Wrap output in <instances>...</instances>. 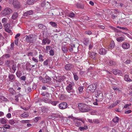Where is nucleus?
Returning a JSON list of instances; mask_svg holds the SVG:
<instances>
[{
	"label": "nucleus",
	"mask_w": 132,
	"mask_h": 132,
	"mask_svg": "<svg viewBox=\"0 0 132 132\" xmlns=\"http://www.w3.org/2000/svg\"><path fill=\"white\" fill-rule=\"evenodd\" d=\"M78 107L79 110L83 112H89L90 109V107L89 105L82 103H79Z\"/></svg>",
	"instance_id": "nucleus-1"
},
{
	"label": "nucleus",
	"mask_w": 132,
	"mask_h": 132,
	"mask_svg": "<svg viewBox=\"0 0 132 132\" xmlns=\"http://www.w3.org/2000/svg\"><path fill=\"white\" fill-rule=\"evenodd\" d=\"M9 4L13 5L14 7L17 9H19L21 6L19 2L17 0H9Z\"/></svg>",
	"instance_id": "nucleus-2"
},
{
	"label": "nucleus",
	"mask_w": 132,
	"mask_h": 132,
	"mask_svg": "<svg viewBox=\"0 0 132 132\" xmlns=\"http://www.w3.org/2000/svg\"><path fill=\"white\" fill-rule=\"evenodd\" d=\"M73 84L70 83L68 84L66 88L67 92L69 93H72L70 94V96L73 95V93L75 92V90L73 88Z\"/></svg>",
	"instance_id": "nucleus-3"
},
{
	"label": "nucleus",
	"mask_w": 132,
	"mask_h": 132,
	"mask_svg": "<svg viewBox=\"0 0 132 132\" xmlns=\"http://www.w3.org/2000/svg\"><path fill=\"white\" fill-rule=\"evenodd\" d=\"M8 20L5 18H3L2 20V23H4L3 25L5 27V31L8 32V24L7 23Z\"/></svg>",
	"instance_id": "nucleus-4"
},
{
	"label": "nucleus",
	"mask_w": 132,
	"mask_h": 132,
	"mask_svg": "<svg viewBox=\"0 0 132 132\" xmlns=\"http://www.w3.org/2000/svg\"><path fill=\"white\" fill-rule=\"evenodd\" d=\"M96 84H93L90 85L87 88V89L89 90L92 92H94L96 88Z\"/></svg>",
	"instance_id": "nucleus-5"
},
{
	"label": "nucleus",
	"mask_w": 132,
	"mask_h": 132,
	"mask_svg": "<svg viewBox=\"0 0 132 132\" xmlns=\"http://www.w3.org/2000/svg\"><path fill=\"white\" fill-rule=\"evenodd\" d=\"M34 38L32 35H30L29 36H27L26 40L28 43H32L34 40Z\"/></svg>",
	"instance_id": "nucleus-6"
},
{
	"label": "nucleus",
	"mask_w": 132,
	"mask_h": 132,
	"mask_svg": "<svg viewBox=\"0 0 132 132\" xmlns=\"http://www.w3.org/2000/svg\"><path fill=\"white\" fill-rule=\"evenodd\" d=\"M67 104L66 102H63L60 103L59 106V108L61 109H64L66 108L67 107Z\"/></svg>",
	"instance_id": "nucleus-7"
},
{
	"label": "nucleus",
	"mask_w": 132,
	"mask_h": 132,
	"mask_svg": "<svg viewBox=\"0 0 132 132\" xmlns=\"http://www.w3.org/2000/svg\"><path fill=\"white\" fill-rule=\"evenodd\" d=\"M74 66L72 64H66L65 67V69L66 70H70L72 68H73Z\"/></svg>",
	"instance_id": "nucleus-8"
},
{
	"label": "nucleus",
	"mask_w": 132,
	"mask_h": 132,
	"mask_svg": "<svg viewBox=\"0 0 132 132\" xmlns=\"http://www.w3.org/2000/svg\"><path fill=\"white\" fill-rule=\"evenodd\" d=\"M51 80V78L49 77L46 76L45 77V78H44L43 80V82L44 83H46L48 82V83L50 84L49 81Z\"/></svg>",
	"instance_id": "nucleus-9"
},
{
	"label": "nucleus",
	"mask_w": 132,
	"mask_h": 132,
	"mask_svg": "<svg viewBox=\"0 0 132 132\" xmlns=\"http://www.w3.org/2000/svg\"><path fill=\"white\" fill-rule=\"evenodd\" d=\"M50 5L49 3L46 1H45L43 2L41 4L42 7H44L45 6L46 8H47Z\"/></svg>",
	"instance_id": "nucleus-10"
},
{
	"label": "nucleus",
	"mask_w": 132,
	"mask_h": 132,
	"mask_svg": "<svg viewBox=\"0 0 132 132\" xmlns=\"http://www.w3.org/2000/svg\"><path fill=\"white\" fill-rule=\"evenodd\" d=\"M8 8H6L1 13V15H2L5 16L8 14Z\"/></svg>",
	"instance_id": "nucleus-11"
},
{
	"label": "nucleus",
	"mask_w": 132,
	"mask_h": 132,
	"mask_svg": "<svg viewBox=\"0 0 132 132\" xmlns=\"http://www.w3.org/2000/svg\"><path fill=\"white\" fill-rule=\"evenodd\" d=\"M106 50L103 48H101L99 50V53L101 55H105L106 53Z\"/></svg>",
	"instance_id": "nucleus-12"
},
{
	"label": "nucleus",
	"mask_w": 132,
	"mask_h": 132,
	"mask_svg": "<svg viewBox=\"0 0 132 132\" xmlns=\"http://www.w3.org/2000/svg\"><path fill=\"white\" fill-rule=\"evenodd\" d=\"M89 54L91 58L93 59H95L97 53L93 52H90L89 53Z\"/></svg>",
	"instance_id": "nucleus-13"
},
{
	"label": "nucleus",
	"mask_w": 132,
	"mask_h": 132,
	"mask_svg": "<svg viewBox=\"0 0 132 132\" xmlns=\"http://www.w3.org/2000/svg\"><path fill=\"white\" fill-rule=\"evenodd\" d=\"M95 95L97 98H100V97L102 98V94L101 93V92L100 90H98L96 93Z\"/></svg>",
	"instance_id": "nucleus-14"
},
{
	"label": "nucleus",
	"mask_w": 132,
	"mask_h": 132,
	"mask_svg": "<svg viewBox=\"0 0 132 132\" xmlns=\"http://www.w3.org/2000/svg\"><path fill=\"white\" fill-rule=\"evenodd\" d=\"M15 94V92L12 88H10L9 89V94L10 96L14 95Z\"/></svg>",
	"instance_id": "nucleus-15"
},
{
	"label": "nucleus",
	"mask_w": 132,
	"mask_h": 132,
	"mask_svg": "<svg viewBox=\"0 0 132 132\" xmlns=\"http://www.w3.org/2000/svg\"><path fill=\"white\" fill-rule=\"evenodd\" d=\"M51 41L48 38L44 39L42 40V43L43 45H45L46 43L48 44L50 43Z\"/></svg>",
	"instance_id": "nucleus-16"
},
{
	"label": "nucleus",
	"mask_w": 132,
	"mask_h": 132,
	"mask_svg": "<svg viewBox=\"0 0 132 132\" xmlns=\"http://www.w3.org/2000/svg\"><path fill=\"white\" fill-rule=\"evenodd\" d=\"M122 46L123 48L125 49H127L129 48L130 45L128 43H125L122 44Z\"/></svg>",
	"instance_id": "nucleus-17"
},
{
	"label": "nucleus",
	"mask_w": 132,
	"mask_h": 132,
	"mask_svg": "<svg viewBox=\"0 0 132 132\" xmlns=\"http://www.w3.org/2000/svg\"><path fill=\"white\" fill-rule=\"evenodd\" d=\"M39 28L42 29L43 31H45L46 30V28L45 26L42 24H39L38 25Z\"/></svg>",
	"instance_id": "nucleus-18"
},
{
	"label": "nucleus",
	"mask_w": 132,
	"mask_h": 132,
	"mask_svg": "<svg viewBox=\"0 0 132 132\" xmlns=\"http://www.w3.org/2000/svg\"><path fill=\"white\" fill-rule=\"evenodd\" d=\"M33 13V11L32 10H30L28 11L24 14V16H27L32 15Z\"/></svg>",
	"instance_id": "nucleus-19"
},
{
	"label": "nucleus",
	"mask_w": 132,
	"mask_h": 132,
	"mask_svg": "<svg viewBox=\"0 0 132 132\" xmlns=\"http://www.w3.org/2000/svg\"><path fill=\"white\" fill-rule=\"evenodd\" d=\"M113 73L115 75H117V74L121 75L122 74L121 71L117 69H115L113 71Z\"/></svg>",
	"instance_id": "nucleus-20"
},
{
	"label": "nucleus",
	"mask_w": 132,
	"mask_h": 132,
	"mask_svg": "<svg viewBox=\"0 0 132 132\" xmlns=\"http://www.w3.org/2000/svg\"><path fill=\"white\" fill-rule=\"evenodd\" d=\"M65 78L66 77L64 76H61L56 81L61 82L62 81H63L65 79Z\"/></svg>",
	"instance_id": "nucleus-21"
},
{
	"label": "nucleus",
	"mask_w": 132,
	"mask_h": 132,
	"mask_svg": "<svg viewBox=\"0 0 132 132\" xmlns=\"http://www.w3.org/2000/svg\"><path fill=\"white\" fill-rule=\"evenodd\" d=\"M124 79L125 80L127 81L130 82L132 81V80L129 78V76L127 75H126L125 76Z\"/></svg>",
	"instance_id": "nucleus-22"
},
{
	"label": "nucleus",
	"mask_w": 132,
	"mask_h": 132,
	"mask_svg": "<svg viewBox=\"0 0 132 132\" xmlns=\"http://www.w3.org/2000/svg\"><path fill=\"white\" fill-rule=\"evenodd\" d=\"M4 127L5 129L3 128H1V130L3 132H5L6 131V129L8 128V125H4Z\"/></svg>",
	"instance_id": "nucleus-23"
},
{
	"label": "nucleus",
	"mask_w": 132,
	"mask_h": 132,
	"mask_svg": "<svg viewBox=\"0 0 132 132\" xmlns=\"http://www.w3.org/2000/svg\"><path fill=\"white\" fill-rule=\"evenodd\" d=\"M59 102L58 101H52L51 100H49L48 101V103H49L54 106H56Z\"/></svg>",
	"instance_id": "nucleus-24"
},
{
	"label": "nucleus",
	"mask_w": 132,
	"mask_h": 132,
	"mask_svg": "<svg viewBox=\"0 0 132 132\" xmlns=\"http://www.w3.org/2000/svg\"><path fill=\"white\" fill-rule=\"evenodd\" d=\"M18 16V13L16 12H15L13 13L12 16V19L13 20H14L17 18Z\"/></svg>",
	"instance_id": "nucleus-25"
},
{
	"label": "nucleus",
	"mask_w": 132,
	"mask_h": 132,
	"mask_svg": "<svg viewBox=\"0 0 132 132\" xmlns=\"http://www.w3.org/2000/svg\"><path fill=\"white\" fill-rule=\"evenodd\" d=\"M9 78L10 79V81L12 82L14 81L15 79L14 75H10L9 76Z\"/></svg>",
	"instance_id": "nucleus-26"
},
{
	"label": "nucleus",
	"mask_w": 132,
	"mask_h": 132,
	"mask_svg": "<svg viewBox=\"0 0 132 132\" xmlns=\"http://www.w3.org/2000/svg\"><path fill=\"white\" fill-rule=\"evenodd\" d=\"M36 0H28L27 1V4L29 5H32L34 4Z\"/></svg>",
	"instance_id": "nucleus-27"
},
{
	"label": "nucleus",
	"mask_w": 132,
	"mask_h": 132,
	"mask_svg": "<svg viewBox=\"0 0 132 132\" xmlns=\"http://www.w3.org/2000/svg\"><path fill=\"white\" fill-rule=\"evenodd\" d=\"M114 43L113 41H112L110 43V44L109 46V48L111 49H113L114 46Z\"/></svg>",
	"instance_id": "nucleus-28"
},
{
	"label": "nucleus",
	"mask_w": 132,
	"mask_h": 132,
	"mask_svg": "<svg viewBox=\"0 0 132 132\" xmlns=\"http://www.w3.org/2000/svg\"><path fill=\"white\" fill-rule=\"evenodd\" d=\"M29 116L28 113L27 112H24L21 114V117L23 118L28 117Z\"/></svg>",
	"instance_id": "nucleus-29"
},
{
	"label": "nucleus",
	"mask_w": 132,
	"mask_h": 132,
	"mask_svg": "<svg viewBox=\"0 0 132 132\" xmlns=\"http://www.w3.org/2000/svg\"><path fill=\"white\" fill-rule=\"evenodd\" d=\"M89 42V40L87 38H85L84 39L83 41L84 44L86 45H87L88 44Z\"/></svg>",
	"instance_id": "nucleus-30"
},
{
	"label": "nucleus",
	"mask_w": 132,
	"mask_h": 132,
	"mask_svg": "<svg viewBox=\"0 0 132 132\" xmlns=\"http://www.w3.org/2000/svg\"><path fill=\"white\" fill-rule=\"evenodd\" d=\"M120 101L119 100H117L114 103L113 105H111L110 106V107H111L112 108H113L114 106H115L116 105H117V104H119V102Z\"/></svg>",
	"instance_id": "nucleus-31"
},
{
	"label": "nucleus",
	"mask_w": 132,
	"mask_h": 132,
	"mask_svg": "<svg viewBox=\"0 0 132 132\" xmlns=\"http://www.w3.org/2000/svg\"><path fill=\"white\" fill-rule=\"evenodd\" d=\"M117 40L118 42H121L124 40V38L122 37H120L117 38Z\"/></svg>",
	"instance_id": "nucleus-32"
},
{
	"label": "nucleus",
	"mask_w": 132,
	"mask_h": 132,
	"mask_svg": "<svg viewBox=\"0 0 132 132\" xmlns=\"http://www.w3.org/2000/svg\"><path fill=\"white\" fill-rule=\"evenodd\" d=\"M122 20L125 23L127 24L129 22V19L127 18H123L122 19Z\"/></svg>",
	"instance_id": "nucleus-33"
},
{
	"label": "nucleus",
	"mask_w": 132,
	"mask_h": 132,
	"mask_svg": "<svg viewBox=\"0 0 132 132\" xmlns=\"http://www.w3.org/2000/svg\"><path fill=\"white\" fill-rule=\"evenodd\" d=\"M88 128L87 126H85L84 127H79V129L80 131H82V130H87Z\"/></svg>",
	"instance_id": "nucleus-34"
},
{
	"label": "nucleus",
	"mask_w": 132,
	"mask_h": 132,
	"mask_svg": "<svg viewBox=\"0 0 132 132\" xmlns=\"http://www.w3.org/2000/svg\"><path fill=\"white\" fill-rule=\"evenodd\" d=\"M113 120L114 122L115 123L119 121V118L118 117H116L113 119Z\"/></svg>",
	"instance_id": "nucleus-35"
},
{
	"label": "nucleus",
	"mask_w": 132,
	"mask_h": 132,
	"mask_svg": "<svg viewBox=\"0 0 132 132\" xmlns=\"http://www.w3.org/2000/svg\"><path fill=\"white\" fill-rule=\"evenodd\" d=\"M31 65L29 64H26V69L27 70L30 71L31 70V69L30 68Z\"/></svg>",
	"instance_id": "nucleus-36"
},
{
	"label": "nucleus",
	"mask_w": 132,
	"mask_h": 132,
	"mask_svg": "<svg viewBox=\"0 0 132 132\" xmlns=\"http://www.w3.org/2000/svg\"><path fill=\"white\" fill-rule=\"evenodd\" d=\"M62 49L63 52L64 53H66L68 51V49L67 47L63 46Z\"/></svg>",
	"instance_id": "nucleus-37"
},
{
	"label": "nucleus",
	"mask_w": 132,
	"mask_h": 132,
	"mask_svg": "<svg viewBox=\"0 0 132 132\" xmlns=\"http://www.w3.org/2000/svg\"><path fill=\"white\" fill-rule=\"evenodd\" d=\"M17 76L19 78L22 75L21 72V71H17L16 73Z\"/></svg>",
	"instance_id": "nucleus-38"
},
{
	"label": "nucleus",
	"mask_w": 132,
	"mask_h": 132,
	"mask_svg": "<svg viewBox=\"0 0 132 132\" xmlns=\"http://www.w3.org/2000/svg\"><path fill=\"white\" fill-rule=\"evenodd\" d=\"M43 56L41 54H40L39 56V61H40L43 62L44 61V59H43Z\"/></svg>",
	"instance_id": "nucleus-39"
},
{
	"label": "nucleus",
	"mask_w": 132,
	"mask_h": 132,
	"mask_svg": "<svg viewBox=\"0 0 132 132\" xmlns=\"http://www.w3.org/2000/svg\"><path fill=\"white\" fill-rule=\"evenodd\" d=\"M0 98L3 101H7V99L3 96H0Z\"/></svg>",
	"instance_id": "nucleus-40"
},
{
	"label": "nucleus",
	"mask_w": 132,
	"mask_h": 132,
	"mask_svg": "<svg viewBox=\"0 0 132 132\" xmlns=\"http://www.w3.org/2000/svg\"><path fill=\"white\" fill-rule=\"evenodd\" d=\"M68 118L69 119L71 118L73 120L78 119H77V118L73 117L72 115L71 116H69L68 117Z\"/></svg>",
	"instance_id": "nucleus-41"
},
{
	"label": "nucleus",
	"mask_w": 132,
	"mask_h": 132,
	"mask_svg": "<svg viewBox=\"0 0 132 132\" xmlns=\"http://www.w3.org/2000/svg\"><path fill=\"white\" fill-rule=\"evenodd\" d=\"M50 23L53 27H55L57 26L56 24L54 22H50Z\"/></svg>",
	"instance_id": "nucleus-42"
},
{
	"label": "nucleus",
	"mask_w": 132,
	"mask_h": 132,
	"mask_svg": "<svg viewBox=\"0 0 132 132\" xmlns=\"http://www.w3.org/2000/svg\"><path fill=\"white\" fill-rule=\"evenodd\" d=\"M75 14L73 12H71L69 14V16L71 18L74 17L75 16Z\"/></svg>",
	"instance_id": "nucleus-43"
},
{
	"label": "nucleus",
	"mask_w": 132,
	"mask_h": 132,
	"mask_svg": "<svg viewBox=\"0 0 132 132\" xmlns=\"http://www.w3.org/2000/svg\"><path fill=\"white\" fill-rule=\"evenodd\" d=\"M81 122L79 121H77L75 123V126L77 127H79L80 126Z\"/></svg>",
	"instance_id": "nucleus-44"
},
{
	"label": "nucleus",
	"mask_w": 132,
	"mask_h": 132,
	"mask_svg": "<svg viewBox=\"0 0 132 132\" xmlns=\"http://www.w3.org/2000/svg\"><path fill=\"white\" fill-rule=\"evenodd\" d=\"M17 67L16 65H13L12 67V69L13 70V73H14Z\"/></svg>",
	"instance_id": "nucleus-45"
},
{
	"label": "nucleus",
	"mask_w": 132,
	"mask_h": 132,
	"mask_svg": "<svg viewBox=\"0 0 132 132\" xmlns=\"http://www.w3.org/2000/svg\"><path fill=\"white\" fill-rule=\"evenodd\" d=\"M8 57V54H6L3 55L2 58L4 59H6Z\"/></svg>",
	"instance_id": "nucleus-46"
},
{
	"label": "nucleus",
	"mask_w": 132,
	"mask_h": 132,
	"mask_svg": "<svg viewBox=\"0 0 132 132\" xmlns=\"http://www.w3.org/2000/svg\"><path fill=\"white\" fill-rule=\"evenodd\" d=\"M6 120L4 119V118H3L1 119V122L2 124H5L6 123Z\"/></svg>",
	"instance_id": "nucleus-47"
},
{
	"label": "nucleus",
	"mask_w": 132,
	"mask_h": 132,
	"mask_svg": "<svg viewBox=\"0 0 132 132\" xmlns=\"http://www.w3.org/2000/svg\"><path fill=\"white\" fill-rule=\"evenodd\" d=\"M76 6L77 8H83V6L80 4L77 3L76 4Z\"/></svg>",
	"instance_id": "nucleus-48"
},
{
	"label": "nucleus",
	"mask_w": 132,
	"mask_h": 132,
	"mask_svg": "<svg viewBox=\"0 0 132 132\" xmlns=\"http://www.w3.org/2000/svg\"><path fill=\"white\" fill-rule=\"evenodd\" d=\"M14 42H13L11 44L10 49L11 50H12L14 49Z\"/></svg>",
	"instance_id": "nucleus-49"
},
{
	"label": "nucleus",
	"mask_w": 132,
	"mask_h": 132,
	"mask_svg": "<svg viewBox=\"0 0 132 132\" xmlns=\"http://www.w3.org/2000/svg\"><path fill=\"white\" fill-rule=\"evenodd\" d=\"M74 77L75 79L77 80L78 79V77L76 74H73Z\"/></svg>",
	"instance_id": "nucleus-50"
},
{
	"label": "nucleus",
	"mask_w": 132,
	"mask_h": 132,
	"mask_svg": "<svg viewBox=\"0 0 132 132\" xmlns=\"http://www.w3.org/2000/svg\"><path fill=\"white\" fill-rule=\"evenodd\" d=\"M9 123L11 125H13L15 123V122L13 120H11L9 121Z\"/></svg>",
	"instance_id": "nucleus-51"
},
{
	"label": "nucleus",
	"mask_w": 132,
	"mask_h": 132,
	"mask_svg": "<svg viewBox=\"0 0 132 132\" xmlns=\"http://www.w3.org/2000/svg\"><path fill=\"white\" fill-rule=\"evenodd\" d=\"M49 53L50 54L51 56H53L54 55V51L52 50H51L50 51Z\"/></svg>",
	"instance_id": "nucleus-52"
},
{
	"label": "nucleus",
	"mask_w": 132,
	"mask_h": 132,
	"mask_svg": "<svg viewBox=\"0 0 132 132\" xmlns=\"http://www.w3.org/2000/svg\"><path fill=\"white\" fill-rule=\"evenodd\" d=\"M93 122L96 123H100V121L98 119H95L93 120Z\"/></svg>",
	"instance_id": "nucleus-53"
},
{
	"label": "nucleus",
	"mask_w": 132,
	"mask_h": 132,
	"mask_svg": "<svg viewBox=\"0 0 132 132\" xmlns=\"http://www.w3.org/2000/svg\"><path fill=\"white\" fill-rule=\"evenodd\" d=\"M117 14H112V19L114 20V19H116V18H117Z\"/></svg>",
	"instance_id": "nucleus-54"
},
{
	"label": "nucleus",
	"mask_w": 132,
	"mask_h": 132,
	"mask_svg": "<svg viewBox=\"0 0 132 132\" xmlns=\"http://www.w3.org/2000/svg\"><path fill=\"white\" fill-rule=\"evenodd\" d=\"M117 28H119L120 29H122V30H127V28H125L124 27H121L119 26H117Z\"/></svg>",
	"instance_id": "nucleus-55"
},
{
	"label": "nucleus",
	"mask_w": 132,
	"mask_h": 132,
	"mask_svg": "<svg viewBox=\"0 0 132 132\" xmlns=\"http://www.w3.org/2000/svg\"><path fill=\"white\" fill-rule=\"evenodd\" d=\"M98 99H95V101L96 102H100L102 100V98L100 97V98H97Z\"/></svg>",
	"instance_id": "nucleus-56"
},
{
	"label": "nucleus",
	"mask_w": 132,
	"mask_h": 132,
	"mask_svg": "<svg viewBox=\"0 0 132 132\" xmlns=\"http://www.w3.org/2000/svg\"><path fill=\"white\" fill-rule=\"evenodd\" d=\"M65 98L64 95L61 94V96L60 97V98L61 100L64 99Z\"/></svg>",
	"instance_id": "nucleus-57"
},
{
	"label": "nucleus",
	"mask_w": 132,
	"mask_h": 132,
	"mask_svg": "<svg viewBox=\"0 0 132 132\" xmlns=\"http://www.w3.org/2000/svg\"><path fill=\"white\" fill-rule=\"evenodd\" d=\"M32 60L35 62L37 63L38 62V61L37 59L34 57H32Z\"/></svg>",
	"instance_id": "nucleus-58"
},
{
	"label": "nucleus",
	"mask_w": 132,
	"mask_h": 132,
	"mask_svg": "<svg viewBox=\"0 0 132 132\" xmlns=\"http://www.w3.org/2000/svg\"><path fill=\"white\" fill-rule=\"evenodd\" d=\"M26 77L25 76H23L20 77V79L22 80L25 81L26 80Z\"/></svg>",
	"instance_id": "nucleus-59"
},
{
	"label": "nucleus",
	"mask_w": 132,
	"mask_h": 132,
	"mask_svg": "<svg viewBox=\"0 0 132 132\" xmlns=\"http://www.w3.org/2000/svg\"><path fill=\"white\" fill-rule=\"evenodd\" d=\"M48 60H47L46 61H44L43 62V64L44 65H47L48 64Z\"/></svg>",
	"instance_id": "nucleus-60"
},
{
	"label": "nucleus",
	"mask_w": 132,
	"mask_h": 132,
	"mask_svg": "<svg viewBox=\"0 0 132 132\" xmlns=\"http://www.w3.org/2000/svg\"><path fill=\"white\" fill-rule=\"evenodd\" d=\"M86 34H88L89 35H91L92 34V32L90 31H86L85 32Z\"/></svg>",
	"instance_id": "nucleus-61"
},
{
	"label": "nucleus",
	"mask_w": 132,
	"mask_h": 132,
	"mask_svg": "<svg viewBox=\"0 0 132 132\" xmlns=\"http://www.w3.org/2000/svg\"><path fill=\"white\" fill-rule=\"evenodd\" d=\"M131 112V110H127L125 112V114H129Z\"/></svg>",
	"instance_id": "nucleus-62"
},
{
	"label": "nucleus",
	"mask_w": 132,
	"mask_h": 132,
	"mask_svg": "<svg viewBox=\"0 0 132 132\" xmlns=\"http://www.w3.org/2000/svg\"><path fill=\"white\" fill-rule=\"evenodd\" d=\"M18 40V39H15V44L17 46H18L19 44Z\"/></svg>",
	"instance_id": "nucleus-63"
},
{
	"label": "nucleus",
	"mask_w": 132,
	"mask_h": 132,
	"mask_svg": "<svg viewBox=\"0 0 132 132\" xmlns=\"http://www.w3.org/2000/svg\"><path fill=\"white\" fill-rule=\"evenodd\" d=\"M113 12L115 14H117L118 13H119V11L118 9L114 10H113Z\"/></svg>",
	"instance_id": "nucleus-64"
}]
</instances>
